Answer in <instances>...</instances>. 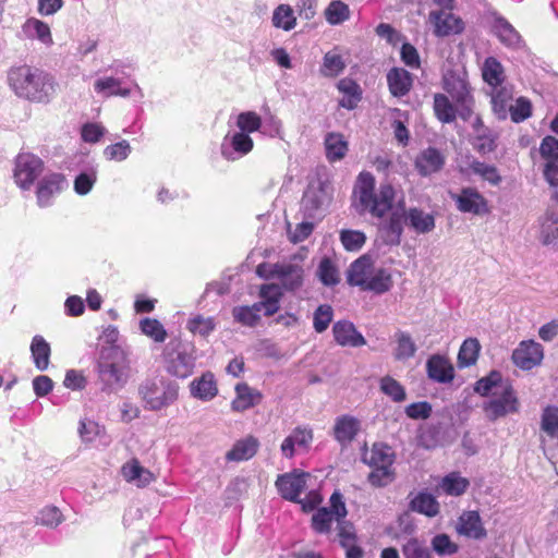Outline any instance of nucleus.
I'll use <instances>...</instances> for the list:
<instances>
[{"instance_id": "obj_1", "label": "nucleus", "mask_w": 558, "mask_h": 558, "mask_svg": "<svg viewBox=\"0 0 558 558\" xmlns=\"http://www.w3.org/2000/svg\"><path fill=\"white\" fill-rule=\"evenodd\" d=\"M397 191L389 182H383L376 190L375 177L368 171L357 175L353 187L352 205L360 215L369 214L372 217L383 219L390 215L378 226V239L388 246H398L401 243L404 222V199L398 202L392 210Z\"/></svg>"}, {"instance_id": "obj_2", "label": "nucleus", "mask_w": 558, "mask_h": 558, "mask_svg": "<svg viewBox=\"0 0 558 558\" xmlns=\"http://www.w3.org/2000/svg\"><path fill=\"white\" fill-rule=\"evenodd\" d=\"M8 83L16 96L35 102H49L56 93L50 74L27 65L12 68Z\"/></svg>"}, {"instance_id": "obj_3", "label": "nucleus", "mask_w": 558, "mask_h": 558, "mask_svg": "<svg viewBox=\"0 0 558 558\" xmlns=\"http://www.w3.org/2000/svg\"><path fill=\"white\" fill-rule=\"evenodd\" d=\"M347 281L364 291L383 294L392 287L391 274L383 267H375L371 257L363 255L354 260L347 272Z\"/></svg>"}, {"instance_id": "obj_4", "label": "nucleus", "mask_w": 558, "mask_h": 558, "mask_svg": "<svg viewBox=\"0 0 558 558\" xmlns=\"http://www.w3.org/2000/svg\"><path fill=\"white\" fill-rule=\"evenodd\" d=\"M138 395L146 410L159 411L168 408L178 399L179 386L162 377H155L146 379L140 385Z\"/></svg>"}, {"instance_id": "obj_5", "label": "nucleus", "mask_w": 558, "mask_h": 558, "mask_svg": "<svg viewBox=\"0 0 558 558\" xmlns=\"http://www.w3.org/2000/svg\"><path fill=\"white\" fill-rule=\"evenodd\" d=\"M97 372L101 390L109 393L122 389L129 377L125 359L116 350H110L107 354L100 356Z\"/></svg>"}, {"instance_id": "obj_6", "label": "nucleus", "mask_w": 558, "mask_h": 558, "mask_svg": "<svg viewBox=\"0 0 558 558\" xmlns=\"http://www.w3.org/2000/svg\"><path fill=\"white\" fill-rule=\"evenodd\" d=\"M485 416L495 422L520 410V401L511 384H505L502 389L495 390L493 396L483 403Z\"/></svg>"}, {"instance_id": "obj_7", "label": "nucleus", "mask_w": 558, "mask_h": 558, "mask_svg": "<svg viewBox=\"0 0 558 558\" xmlns=\"http://www.w3.org/2000/svg\"><path fill=\"white\" fill-rule=\"evenodd\" d=\"M195 360L194 348L191 344L178 343L171 349L167 347L166 368L175 377H189L194 371Z\"/></svg>"}, {"instance_id": "obj_8", "label": "nucleus", "mask_w": 558, "mask_h": 558, "mask_svg": "<svg viewBox=\"0 0 558 558\" xmlns=\"http://www.w3.org/2000/svg\"><path fill=\"white\" fill-rule=\"evenodd\" d=\"M43 171L44 161L38 156L31 153H20L16 156L13 177L22 190L28 191Z\"/></svg>"}, {"instance_id": "obj_9", "label": "nucleus", "mask_w": 558, "mask_h": 558, "mask_svg": "<svg viewBox=\"0 0 558 558\" xmlns=\"http://www.w3.org/2000/svg\"><path fill=\"white\" fill-rule=\"evenodd\" d=\"M69 186L63 173L49 172L40 178L36 184V203L40 208L54 204V199Z\"/></svg>"}, {"instance_id": "obj_10", "label": "nucleus", "mask_w": 558, "mask_h": 558, "mask_svg": "<svg viewBox=\"0 0 558 558\" xmlns=\"http://www.w3.org/2000/svg\"><path fill=\"white\" fill-rule=\"evenodd\" d=\"M347 508L341 494L335 492L330 497V508H320L313 514L312 526L317 533H328L333 520L339 522L347 517Z\"/></svg>"}, {"instance_id": "obj_11", "label": "nucleus", "mask_w": 558, "mask_h": 558, "mask_svg": "<svg viewBox=\"0 0 558 558\" xmlns=\"http://www.w3.org/2000/svg\"><path fill=\"white\" fill-rule=\"evenodd\" d=\"M331 196L328 187L320 181L308 184L302 198V210L308 218H315L322 215L323 210L330 203Z\"/></svg>"}, {"instance_id": "obj_12", "label": "nucleus", "mask_w": 558, "mask_h": 558, "mask_svg": "<svg viewBox=\"0 0 558 558\" xmlns=\"http://www.w3.org/2000/svg\"><path fill=\"white\" fill-rule=\"evenodd\" d=\"M254 142L244 132L228 133L220 146L221 155L229 161H235L252 151Z\"/></svg>"}, {"instance_id": "obj_13", "label": "nucleus", "mask_w": 558, "mask_h": 558, "mask_svg": "<svg viewBox=\"0 0 558 558\" xmlns=\"http://www.w3.org/2000/svg\"><path fill=\"white\" fill-rule=\"evenodd\" d=\"M544 357V349L542 344L534 340H525L520 342L518 348L512 352V362L514 365L524 371H530L539 365Z\"/></svg>"}, {"instance_id": "obj_14", "label": "nucleus", "mask_w": 558, "mask_h": 558, "mask_svg": "<svg viewBox=\"0 0 558 558\" xmlns=\"http://www.w3.org/2000/svg\"><path fill=\"white\" fill-rule=\"evenodd\" d=\"M308 477V473L294 470L293 472L279 475L276 486L282 498L290 501H299L300 495L306 487V480Z\"/></svg>"}, {"instance_id": "obj_15", "label": "nucleus", "mask_w": 558, "mask_h": 558, "mask_svg": "<svg viewBox=\"0 0 558 558\" xmlns=\"http://www.w3.org/2000/svg\"><path fill=\"white\" fill-rule=\"evenodd\" d=\"M276 280L281 290L295 291L300 289L304 280L303 266L293 260L278 263Z\"/></svg>"}, {"instance_id": "obj_16", "label": "nucleus", "mask_w": 558, "mask_h": 558, "mask_svg": "<svg viewBox=\"0 0 558 558\" xmlns=\"http://www.w3.org/2000/svg\"><path fill=\"white\" fill-rule=\"evenodd\" d=\"M449 195L461 213L481 215L486 211V201L474 187H463L460 193L450 192Z\"/></svg>"}, {"instance_id": "obj_17", "label": "nucleus", "mask_w": 558, "mask_h": 558, "mask_svg": "<svg viewBox=\"0 0 558 558\" xmlns=\"http://www.w3.org/2000/svg\"><path fill=\"white\" fill-rule=\"evenodd\" d=\"M133 89L122 86L121 78L113 76H105L95 81L94 89L97 94L104 97L120 96L123 98L130 97L135 92L140 99L144 97L142 88L136 82H133Z\"/></svg>"}, {"instance_id": "obj_18", "label": "nucleus", "mask_w": 558, "mask_h": 558, "mask_svg": "<svg viewBox=\"0 0 558 558\" xmlns=\"http://www.w3.org/2000/svg\"><path fill=\"white\" fill-rule=\"evenodd\" d=\"M429 22L434 26L437 36L458 34L463 29L462 21L451 10H432Z\"/></svg>"}, {"instance_id": "obj_19", "label": "nucleus", "mask_w": 558, "mask_h": 558, "mask_svg": "<svg viewBox=\"0 0 558 558\" xmlns=\"http://www.w3.org/2000/svg\"><path fill=\"white\" fill-rule=\"evenodd\" d=\"M444 88L451 96L454 104H465L473 98L465 74L449 72L444 77Z\"/></svg>"}, {"instance_id": "obj_20", "label": "nucleus", "mask_w": 558, "mask_h": 558, "mask_svg": "<svg viewBox=\"0 0 558 558\" xmlns=\"http://www.w3.org/2000/svg\"><path fill=\"white\" fill-rule=\"evenodd\" d=\"M313 441V432L306 427H295L281 442V454L291 459L299 449H308Z\"/></svg>"}, {"instance_id": "obj_21", "label": "nucleus", "mask_w": 558, "mask_h": 558, "mask_svg": "<svg viewBox=\"0 0 558 558\" xmlns=\"http://www.w3.org/2000/svg\"><path fill=\"white\" fill-rule=\"evenodd\" d=\"M332 333L335 341L341 347L359 348L366 343L364 336L348 320L335 323Z\"/></svg>"}, {"instance_id": "obj_22", "label": "nucleus", "mask_w": 558, "mask_h": 558, "mask_svg": "<svg viewBox=\"0 0 558 558\" xmlns=\"http://www.w3.org/2000/svg\"><path fill=\"white\" fill-rule=\"evenodd\" d=\"M446 162L445 156L436 148L428 147L415 159V168L423 177L440 171Z\"/></svg>"}, {"instance_id": "obj_23", "label": "nucleus", "mask_w": 558, "mask_h": 558, "mask_svg": "<svg viewBox=\"0 0 558 558\" xmlns=\"http://www.w3.org/2000/svg\"><path fill=\"white\" fill-rule=\"evenodd\" d=\"M426 371L428 377L437 383L448 384L454 377L452 364L442 355H432L426 362Z\"/></svg>"}, {"instance_id": "obj_24", "label": "nucleus", "mask_w": 558, "mask_h": 558, "mask_svg": "<svg viewBox=\"0 0 558 558\" xmlns=\"http://www.w3.org/2000/svg\"><path fill=\"white\" fill-rule=\"evenodd\" d=\"M361 428V422L351 415H341L333 425L335 439L342 446L350 444Z\"/></svg>"}, {"instance_id": "obj_25", "label": "nucleus", "mask_w": 558, "mask_h": 558, "mask_svg": "<svg viewBox=\"0 0 558 558\" xmlns=\"http://www.w3.org/2000/svg\"><path fill=\"white\" fill-rule=\"evenodd\" d=\"M457 531L460 535L474 539H482L487 535V532L482 524L481 517L476 511L463 512L459 518Z\"/></svg>"}, {"instance_id": "obj_26", "label": "nucleus", "mask_w": 558, "mask_h": 558, "mask_svg": "<svg viewBox=\"0 0 558 558\" xmlns=\"http://www.w3.org/2000/svg\"><path fill=\"white\" fill-rule=\"evenodd\" d=\"M191 395L202 401H209L218 393L215 376L210 372L204 373L190 384Z\"/></svg>"}, {"instance_id": "obj_27", "label": "nucleus", "mask_w": 558, "mask_h": 558, "mask_svg": "<svg viewBox=\"0 0 558 558\" xmlns=\"http://www.w3.org/2000/svg\"><path fill=\"white\" fill-rule=\"evenodd\" d=\"M404 222L420 234L428 233L435 228L434 216L416 207L408 210L404 208Z\"/></svg>"}, {"instance_id": "obj_28", "label": "nucleus", "mask_w": 558, "mask_h": 558, "mask_svg": "<svg viewBox=\"0 0 558 558\" xmlns=\"http://www.w3.org/2000/svg\"><path fill=\"white\" fill-rule=\"evenodd\" d=\"M124 480L135 484L137 487H145L154 481L153 473L141 465L136 459H132L123 464L121 469Z\"/></svg>"}, {"instance_id": "obj_29", "label": "nucleus", "mask_w": 558, "mask_h": 558, "mask_svg": "<svg viewBox=\"0 0 558 558\" xmlns=\"http://www.w3.org/2000/svg\"><path fill=\"white\" fill-rule=\"evenodd\" d=\"M282 296L280 287L276 283L262 284L259 289L260 301L256 302L266 316H272L279 311Z\"/></svg>"}, {"instance_id": "obj_30", "label": "nucleus", "mask_w": 558, "mask_h": 558, "mask_svg": "<svg viewBox=\"0 0 558 558\" xmlns=\"http://www.w3.org/2000/svg\"><path fill=\"white\" fill-rule=\"evenodd\" d=\"M387 82L390 93L396 97L407 95L412 87L411 74L401 68H393L387 74Z\"/></svg>"}, {"instance_id": "obj_31", "label": "nucleus", "mask_w": 558, "mask_h": 558, "mask_svg": "<svg viewBox=\"0 0 558 558\" xmlns=\"http://www.w3.org/2000/svg\"><path fill=\"white\" fill-rule=\"evenodd\" d=\"M396 347L393 357L396 361L404 362L416 354L417 345L409 332L398 330L393 335Z\"/></svg>"}, {"instance_id": "obj_32", "label": "nucleus", "mask_w": 558, "mask_h": 558, "mask_svg": "<svg viewBox=\"0 0 558 558\" xmlns=\"http://www.w3.org/2000/svg\"><path fill=\"white\" fill-rule=\"evenodd\" d=\"M258 447L257 438L247 436L233 445L232 449L227 452L226 459L238 462L248 460L256 454Z\"/></svg>"}, {"instance_id": "obj_33", "label": "nucleus", "mask_w": 558, "mask_h": 558, "mask_svg": "<svg viewBox=\"0 0 558 558\" xmlns=\"http://www.w3.org/2000/svg\"><path fill=\"white\" fill-rule=\"evenodd\" d=\"M393 459L391 448L384 444H374L372 449L363 454V461L371 468L392 466Z\"/></svg>"}, {"instance_id": "obj_34", "label": "nucleus", "mask_w": 558, "mask_h": 558, "mask_svg": "<svg viewBox=\"0 0 558 558\" xmlns=\"http://www.w3.org/2000/svg\"><path fill=\"white\" fill-rule=\"evenodd\" d=\"M490 104L492 109L495 116L499 120H505L508 117V110L510 106V101L512 99L511 89L506 86H497L490 89Z\"/></svg>"}, {"instance_id": "obj_35", "label": "nucleus", "mask_w": 558, "mask_h": 558, "mask_svg": "<svg viewBox=\"0 0 558 558\" xmlns=\"http://www.w3.org/2000/svg\"><path fill=\"white\" fill-rule=\"evenodd\" d=\"M539 239L544 244H550L558 239V208H548L539 219Z\"/></svg>"}, {"instance_id": "obj_36", "label": "nucleus", "mask_w": 558, "mask_h": 558, "mask_svg": "<svg viewBox=\"0 0 558 558\" xmlns=\"http://www.w3.org/2000/svg\"><path fill=\"white\" fill-rule=\"evenodd\" d=\"M236 397L232 401L231 407L234 411L242 412L255 404H257L262 398L260 393L246 384H238L235 386Z\"/></svg>"}, {"instance_id": "obj_37", "label": "nucleus", "mask_w": 558, "mask_h": 558, "mask_svg": "<svg viewBox=\"0 0 558 558\" xmlns=\"http://www.w3.org/2000/svg\"><path fill=\"white\" fill-rule=\"evenodd\" d=\"M31 353L36 368L39 371H46L49 366L51 348L43 336L36 335L33 338L31 343Z\"/></svg>"}, {"instance_id": "obj_38", "label": "nucleus", "mask_w": 558, "mask_h": 558, "mask_svg": "<svg viewBox=\"0 0 558 558\" xmlns=\"http://www.w3.org/2000/svg\"><path fill=\"white\" fill-rule=\"evenodd\" d=\"M505 384H511L504 380L502 375L498 371H492L487 376L480 378L474 385V391L482 397L493 396L495 390L502 389Z\"/></svg>"}, {"instance_id": "obj_39", "label": "nucleus", "mask_w": 558, "mask_h": 558, "mask_svg": "<svg viewBox=\"0 0 558 558\" xmlns=\"http://www.w3.org/2000/svg\"><path fill=\"white\" fill-rule=\"evenodd\" d=\"M262 307L257 303L252 305H239L232 310L234 322L245 327H255L260 320Z\"/></svg>"}, {"instance_id": "obj_40", "label": "nucleus", "mask_w": 558, "mask_h": 558, "mask_svg": "<svg viewBox=\"0 0 558 558\" xmlns=\"http://www.w3.org/2000/svg\"><path fill=\"white\" fill-rule=\"evenodd\" d=\"M494 33L497 35L499 40L508 47H517L521 41L519 33L514 27L504 17L498 16L494 21L493 25Z\"/></svg>"}, {"instance_id": "obj_41", "label": "nucleus", "mask_w": 558, "mask_h": 558, "mask_svg": "<svg viewBox=\"0 0 558 558\" xmlns=\"http://www.w3.org/2000/svg\"><path fill=\"white\" fill-rule=\"evenodd\" d=\"M326 157L329 161L341 160L348 151V143L340 133H328L325 137Z\"/></svg>"}, {"instance_id": "obj_42", "label": "nucleus", "mask_w": 558, "mask_h": 558, "mask_svg": "<svg viewBox=\"0 0 558 558\" xmlns=\"http://www.w3.org/2000/svg\"><path fill=\"white\" fill-rule=\"evenodd\" d=\"M482 75L490 88L501 86L505 80L504 68L494 57H489L484 61Z\"/></svg>"}, {"instance_id": "obj_43", "label": "nucleus", "mask_w": 558, "mask_h": 558, "mask_svg": "<svg viewBox=\"0 0 558 558\" xmlns=\"http://www.w3.org/2000/svg\"><path fill=\"white\" fill-rule=\"evenodd\" d=\"M439 502L428 493H420L411 501V509L426 517L433 518L439 513Z\"/></svg>"}, {"instance_id": "obj_44", "label": "nucleus", "mask_w": 558, "mask_h": 558, "mask_svg": "<svg viewBox=\"0 0 558 558\" xmlns=\"http://www.w3.org/2000/svg\"><path fill=\"white\" fill-rule=\"evenodd\" d=\"M434 112L437 119L442 123H451L457 118L454 105L444 94H435Z\"/></svg>"}, {"instance_id": "obj_45", "label": "nucleus", "mask_w": 558, "mask_h": 558, "mask_svg": "<svg viewBox=\"0 0 558 558\" xmlns=\"http://www.w3.org/2000/svg\"><path fill=\"white\" fill-rule=\"evenodd\" d=\"M271 22L276 28L289 32L295 27L296 17L289 4H280L275 9Z\"/></svg>"}, {"instance_id": "obj_46", "label": "nucleus", "mask_w": 558, "mask_h": 558, "mask_svg": "<svg viewBox=\"0 0 558 558\" xmlns=\"http://www.w3.org/2000/svg\"><path fill=\"white\" fill-rule=\"evenodd\" d=\"M214 317H206L201 314L193 315L186 322V329L193 335L208 337L216 329Z\"/></svg>"}, {"instance_id": "obj_47", "label": "nucleus", "mask_w": 558, "mask_h": 558, "mask_svg": "<svg viewBox=\"0 0 558 558\" xmlns=\"http://www.w3.org/2000/svg\"><path fill=\"white\" fill-rule=\"evenodd\" d=\"M481 344L477 339L469 338L463 341L459 354L458 363L460 367H468L476 363Z\"/></svg>"}, {"instance_id": "obj_48", "label": "nucleus", "mask_w": 558, "mask_h": 558, "mask_svg": "<svg viewBox=\"0 0 558 558\" xmlns=\"http://www.w3.org/2000/svg\"><path fill=\"white\" fill-rule=\"evenodd\" d=\"M470 483L465 477L452 472L446 475L439 485V488L447 495L460 496L465 493Z\"/></svg>"}, {"instance_id": "obj_49", "label": "nucleus", "mask_w": 558, "mask_h": 558, "mask_svg": "<svg viewBox=\"0 0 558 558\" xmlns=\"http://www.w3.org/2000/svg\"><path fill=\"white\" fill-rule=\"evenodd\" d=\"M325 17L330 25L341 24L350 17V9L344 2L333 0L326 8Z\"/></svg>"}, {"instance_id": "obj_50", "label": "nucleus", "mask_w": 558, "mask_h": 558, "mask_svg": "<svg viewBox=\"0 0 558 558\" xmlns=\"http://www.w3.org/2000/svg\"><path fill=\"white\" fill-rule=\"evenodd\" d=\"M97 181V169L96 167H89L85 171L78 173L74 180V191L78 195L88 194Z\"/></svg>"}, {"instance_id": "obj_51", "label": "nucleus", "mask_w": 558, "mask_h": 558, "mask_svg": "<svg viewBox=\"0 0 558 558\" xmlns=\"http://www.w3.org/2000/svg\"><path fill=\"white\" fill-rule=\"evenodd\" d=\"M141 331L151 338L155 342H163L167 339V330L162 324L155 318H143L140 323Z\"/></svg>"}, {"instance_id": "obj_52", "label": "nucleus", "mask_w": 558, "mask_h": 558, "mask_svg": "<svg viewBox=\"0 0 558 558\" xmlns=\"http://www.w3.org/2000/svg\"><path fill=\"white\" fill-rule=\"evenodd\" d=\"M469 169L472 173L480 175L482 179L488 181L493 185H497L501 178L495 166L472 159L469 163Z\"/></svg>"}, {"instance_id": "obj_53", "label": "nucleus", "mask_w": 558, "mask_h": 558, "mask_svg": "<svg viewBox=\"0 0 558 558\" xmlns=\"http://www.w3.org/2000/svg\"><path fill=\"white\" fill-rule=\"evenodd\" d=\"M24 29L28 36L36 37L43 44H52L50 28L43 21L31 19L25 23Z\"/></svg>"}, {"instance_id": "obj_54", "label": "nucleus", "mask_w": 558, "mask_h": 558, "mask_svg": "<svg viewBox=\"0 0 558 558\" xmlns=\"http://www.w3.org/2000/svg\"><path fill=\"white\" fill-rule=\"evenodd\" d=\"M344 69V62L340 54L329 51L325 53L320 68L322 75L326 77H335Z\"/></svg>"}, {"instance_id": "obj_55", "label": "nucleus", "mask_w": 558, "mask_h": 558, "mask_svg": "<svg viewBox=\"0 0 558 558\" xmlns=\"http://www.w3.org/2000/svg\"><path fill=\"white\" fill-rule=\"evenodd\" d=\"M236 126L239 132H244L250 135V133L257 132L262 129L263 120L254 111H244L238 116Z\"/></svg>"}, {"instance_id": "obj_56", "label": "nucleus", "mask_w": 558, "mask_h": 558, "mask_svg": "<svg viewBox=\"0 0 558 558\" xmlns=\"http://www.w3.org/2000/svg\"><path fill=\"white\" fill-rule=\"evenodd\" d=\"M542 430L558 445V408L548 407L542 415Z\"/></svg>"}, {"instance_id": "obj_57", "label": "nucleus", "mask_w": 558, "mask_h": 558, "mask_svg": "<svg viewBox=\"0 0 558 558\" xmlns=\"http://www.w3.org/2000/svg\"><path fill=\"white\" fill-rule=\"evenodd\" d=\"M340 241L347 251L357 252L365 244L366 235L360 230H341Z\"/></svg>"}, {"instance_id": "obj_58", "label": "nucleus", "mask_w": 558, "mask_h": 558, "mask_svg": "<svg viewBox=\"0 0 558 558\" xmlns=\"http://www.w3.org/2000/svg\"><path fill=\"white\" fill-rule=\"evenodd\" d=\"M317 276L325 286H336L339 282V272L330 258H323L318 265Z\"/></svg>"}, {"instance_id": "obj_59", "label": "nucleus", "mask_w": 558, "mask_h": 558, "mask_svg": "<svg viewBox=\"0 0 558 558\" xmlns=\"http://www.w3.org/2000/svg\"><path fill=\"white\" fill-rule=\"evenodd\" d=\"M380 389L395 402H402L407 398L403 386L390 376H385L380 379Z\"/></svg>"}, {"instance_id": "obj_60", "label": "nucleus", "mask_w": 558, "mask_h": 558, "mask_svg": "<svg viewBox=\"0 0 558 558\" xmlns=\"http://www.w3.org/2000/svg\"><path fill=\"white\" fill-rule=\"evenodd\" d=\"M63 521L61 511L53 506L43 508L35 517L36 524L47 527H57Z\"/></svg>"}, {"instance_id": "obj_61", "label": "nucleus", "mask_w": 558, "mask_h": 558, "mask_svg": "<svg viewBox=\"0 0 558 558\" xmlns=\"http://www.w3.org/2000/svg\"><path fill=\"white\" fill-rule=\"evenodd\" d=\"M508 114L513 122L520 123L532 114V104L529 99L520 97L513 105L509 106Z\"/></svg>"}, {"instance_id": "obj_62", "label": "nucleus", "mask_w": 558, "mask_h": 558, "mask_svg": "<svg viewBox=\"0 0 558 558\" xmlns=\"http://www.w3.org/2000/svg\"><path fill=\"white\" fill-rule=\"evenodd\" d=\"M333 317V310L330 305H319L314 312L313 326L316 332L322 333L327 330Z\"/></svg>"}, {"instance_id": "obj_63", "label": "nucleus", "mask_w": 558, "mask_h": 558, "mask_svg": "<svg viewBox=\"0 0 558 558\" xmlns=\"http://www.w3.org/2000/svg\"><path fill=\"white\" fill-rule=\"evenodd\" d=\"M132 151L130 143L122 140L116 144L109 145L104 149V156L107 160L123 161Z\"/></svg>"}, {"instance_id": "obj_64", "label": "nucleus", "mask_w": 558, "mask_h": 558, "mask_svg": "<svg viewBox=\"0 0 558 558\" xmlns=\"http://www.w3.org/2000/svg\"><path fill=\"white\" fill-rule=\"evenodd\" d=\"M402 551L404 558H433L429 548L416 538H411L404 544Z\"/></svg>"}]
</instances>
